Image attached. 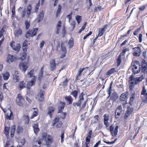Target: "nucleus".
<instances>
[{
	"label": "nucleus",
	"mask_w": 147,
	"mask_h": 147,
	"mask_svg": "<svg viewBox=\"0 0 147 147\" xmlns=\"http://www.w3.org/2000/svg\"><path fill=\"white\" fill-rule=\"evenodd\" d=\"M30 58L28 56L27 58L26 62H22L19 65V67L22 71L24 72L26 71L28 68V64L29 63Z\"/></svg>",
	"instance_id": "f257e3e1"
},
{
	"label": "nucleus",
	"mask_w": 147,
	"mask_h": 147,
	"mask_svg": "<svg viewBox=\"0 0 147 147\" xmlns=\"http://www.w3.org/2000/svg\"><path fill=\"white\" fill-rule=\"evenodd\" d=\"M38 28H33L32 29H29L26 33L25 36L27 38L30 37H32L35 36L38 31Z\"/></svg>",
	"instance_id": "f03ea898"
},
{
	"label": "nucleus",
	"mask_w": 147,
	"mask_h": 147,
	"mask_svg": "<svg viewBox=\"0 0 147 147\" xmlns=\"http://www.w3.org/2000/svg\"><path fill=\"white\" fill-rule=\"evenodd\" d=\"M140 69V65L139 62L138 61L134 62V65H132V69L134 74L139 72Z\"/></svg>",
	"instance_id": "7ed1b4c3"
},
{
	"label": "nucleus",
	"mask_w": 147,
	"mask_h": 147,
	"mask_svg": "<svg viewBox=\"0 0 147 147\" xmlns=\"http://www.w3.org/2000/svg\"><path fill=\"white\" fill-rule=\"evenodd\" d=\"M16 100L17 105L22 107L24 106V102H25L24 98L20 93L18 94V96L16 98Z\"/></svg>",
	"instance_id": "20e7f679"
},
{
	"label": "nucleus",
	"mask_w": 147,
	"mask_h": 147,
	"mask_svg": "<svg viewBox=\"0 0 147 147\" xmlns=\"http://www.w3.org/2000/svg\"><path fill=\"white\" fill-rule=\"evenodd\" d=\"M140 97L142 102L147 103V90L144 86H143L141 92Z\"/></svg>",
	"instance_id": "39448f33"
},
{
	"label": "nucleus",
	"mask_w": 147,
	"mask_h": 147,
	"mask_svg": "<svg viewBox=\"0 0 147 147\" xmlns=\"http://www.w3.org/2000/svg\"><path fill=\"white\" fill-rule=\"evenodd\" d=\"M84 94L83 92H81L79 95V99L78 102H74L73 104V105L74 107H80L81 106L82 102L84 100Z\"/></svg>",
	"instance_id": "423d86ee"
},
{
	"label": "nucleus",
	"mask_w": 147,
	"mask_h": 147,
	"mask_svg": "<svg viewBox=\"0 0 147 147\" xmlns=\"http://www.w3.org/2000/svg\"><path fill=\"white\" fill-rule=\"evenodd\" d=\"M45 141L47 146L49 147L53 141V137L51 135L48 134L45 139Z\"/></svg>",
	"instance_id": "0eeeda50"
},
{
	"label": "nucleus",
	"mask_w": 147,
	"mask_h": 147,
	"mask_svg": "<svg viewBox=\"0 0 147 147\" xmlns=\"http://www.w3.org/2000/svg\"><path fill=\"white\" fill-rule=\"evenodd\" d=\"M15 42L12 40L10 44V46L15 51L18 52L20 49L21 46L20 44H17L15 45Z\"/></svg>",
	"instance_id": "6e6552de"
},
{
	"label": "nucleus",
	"mask_w": 147,
	"mask_h": 147,
	"mask_svg": "<svg viewBox=\"0 0 147 147\" xmlns=\"http://www.w3.org/2000/svg\"><path fill=\"white\" fill-rule=\"evenodd\" d=\"M118 126L117 125L115 126V129L114 130L113 126L112 125L110 126L109 130L112 136H117L118 133Z\"/></svg>",
	"instance_id": "1a4fd4ad"
},
{
	"label": "nucleus",
	"mask_w": 147,
	"mask_h": 147,
	"mask_svg": "<svg viewBox=\"0 0 147 147\" xmlns=\"http://www.w3.org/2000/svg\"><path fill=\"white\" fill-rule=\"evenodd\" d=\"M128 94V92H127L122 93L120 96V99L121 101L124 102L123 103V107H124L125 105L127 103L126 101H125L126 98L127 97Z\"/></svg>",
	"instance_id": "9d476101"
},
{
	"label": "nucleus",
	"mask_w": 147,
	"mask_h": 147,
	"mask_svg": "<svg viewBox=\"0 0 147 147\" xmlns=\"http://www.w3.org/2000/svg\"><path fill=\"white\" fill-rule=\"evenodd\" d=\"M103 123L107 127L109 125V123L108 122L110 118V116L109 114H105L103 115Z\"/></svg>",
	"instance_id": "9b49d317"
},
{
	"label": "nucleus",
	"mask_w": 147,
	"mask_h": 147,
	"mask_svg": "<svg viewBox=\"0 0 147 147\" xmlns=\"http://www.w3.org/2000/svg\"><path fill=\"white\" fill-rule=\"evenodd\" d=\"M122 112V107L119 105L117 108L115 112V117L116 119L118 118L121 115Z\"/></svg>",
	"instance_id": "f8f14e48"
},
{
	"label": "nucleus",
	"mask_w": 147,
	"mask_h": 147,
	"mask_svg": "<svg viewBox=\"0 0 147 147\" xmlns=\"http://www.w3.org/2000/svg\"><path fill=\"white\" fill-rule=\"evenodd\" d=\"M133 54L135 56H139L141 53L140 48L139 47H136L133 48Z\"/></svg>",
	"instance_id": "ddd939ff"
},
{
	"label": "nucleus",
	"mask_w": 147,
	"mask_h": 147,
	"mask_svg": "<svg viewBox=\"0 0 147 147\" xmlns=\"http://www.w3.org/2000/svg\"><path fill=\"white\" fill-rule=\"evenodd\" d=\"M65 106V103L62 101H60L59 105V106L58 107V111L57 113H60L62 112L63 111V110Z\"/></svg>",
	"instance_id": "4468645a"
},
{
	"label": "nucleus",
	"mask_w": 147,
	"mask_h": 147,
	"mask_svg": "<svg viewBox=\"0 0 147 147\" xmlns=\"http://www.w3.org/2000/svg\"><path fill=\"white\" fill-rule=\"evenodd\" d=\"M141 70L143 73L147 72V63L144 60H143L142 62Z\"/></svg>",
	"instance_id": "2eb2a0df"
},
{
	"label": "nucleus",
	"mask_w": 147,
	"mask_h": 147,
	"mask_svg": "<svg viewBox=\"0 0 147 147\" xmlns=\"http://www.w3.org/2000/svg\"><path fill=\"white\" fill-rule=\"evenodd\" d=\"M107 26V24L103 26L102 28H99L98 29V34L97 35L100 37L102 36L106 29Z\"/></svg>",
	"instance_id": "dca6fc26"
},
{
	"label": "nucleus",
	"mask_w": 147,
	"mask_h": 147,
	"mask_svg": "<svg viewBox=\"0 0 147 147\" xmlns=\"http://www.w3.org/2000/svg\"><path fill=\"white\" fill-rule=\"evenodd\" d=\"M55 60L54 59H52L50 62V67L51 71L54 70L56 68Z\"/></svg>",
	"instance_id": "f3484780"
},
{
	"label": "nucleus",
	"mask_w": 147,
	"mask_h": 147,
	"mask_svg": "<svg viewBox=\"0 0 147 147\" xmlns=\"http://www.w3.org/2000/svg\"><path fill=\"white\" fill-rule=\"evenodd\" d=\"M18 86L19 89L20 90H21L26 87V83L24 81H22L18 83Z\"/></svg>",
	"instance_id": "a211bd4d"
},
{
	"label": "nucleus",
	"mask_w": 147,
	"mask_h": 147,
	"mask_svg": "<svg viewBox=\"0 0 147 147\" xmlns=\"http://www.w3.org/2000/svg\"><path fill=\"white\" fill-rule=\"evenodd\" d=\"M64 99L67 104L70 105L72 104L73 99L71 96H65Z\"/></svg>",
	"instance_id": "6ab92c4d"
},
{
	"label": "nucleus",
	"mask_w": 147,
	"mask_h": 147,
	"mask_svg": "<svg viewBox=\"0 0 147 147\" xmlns=\"http://www.w3.org/2000/svg\"><path fill=\"white\" fill-rule=\"evenodd\" d=\"M36 79L37 77L36 76L33 77V78L32 79V80L27 83V86H28L31 87L34 85Z\"/></svg>",
	"instance_id": "aec40b11"
},
{
	"label": "nucleus",
	"mask_w": 147,
	"mask_h": 147,
	"mask_svg": "<svg viewBox=\"0 0 147 147\" xmlns=\"http://www.w3.org/2000/svg\"><path fill=\"white\" fill-rule=\"evenodd\" d=\"M16 60V58L13 55H9L7 58L6 61L8 63L13 62Z\"/></svg>",
	"instance_id": "412c9836"
},
{
	"label": "nucleus",
	"mask_w": 147,
	"mask_h": 147,
	"mask_svg": "<svg viewBox=\"0 0 147 147\" xmlns=\"http://www.w3.org/2000/svg\"><path fill=\"white\" fill-rule=\"evenodd\" d=\"M45 94V92L44 91H42V90H40L38 94L39 96L38 99L40 102H42L44 100Z\"/></svg>",
	"instance_id": "4be33fe9"
},
{
	"label": "nucleus",
	"mask_w": 147,
	"mask_h": 147,
	"mask_svg": "<svg viewBox=\"0 0 147 147\" xmlns=\"http://www.w3.org/2000/svg\"><path fill=\"white\" fill-rule=\"evenodd\" d=\"M5 116L6 118L8 119L11 120L13 119V114L11 110L7 113Z\"/></svg>",
	"instance_id": "5701e85b"
},
{
	"label": "nucleus",
	"mask_w": 147,
	"mask_h": 147,
	"mask_svg": "<svg viewBox=\"0 0 147 147\" xmlns=\"http://www.w3.org/2000/svg\"><path fill=\"white\" fill-rule=\"evenodd\" d=\"M10 129L9 127L5 126L4 128V132L5 136L7 138H8L9 137V132Z\"/></svg>",
	"instance_id": "b1692460"
},
{
	"label": "nucleus",
	"mask_w": 147,
	"mask_h": 147,
	"mask_svg": "<svg viewBox=\"0 0 147 147\" xmlns=\"http://www.w3.org/2000/svg\"><path fill=\"white\" fill-rule=\"evenodd\" d=\"M135 93H134L131 95L129 98V103L130 105H132L133 104L135 100Z\"/></svg>",
	"instance_id": "393cba45"
},
{
	"label": "nucleus",
	"mask_w": 147,
	"mask_h": 147,
	"mask_svg": "<svg viewBox=\"0 0 147 147\" xmlns=\"http://www.w3.org/2000/svg\"><path fill=\"white\" fill-rule=\"evenodd\" d=\"M44 12L42 11L40 12L38 15V18L36 19V20L38 23L39 22L41 21L42 20L44 17Z\"/></svg>",
	"instance_id": "a878e982"
},
{
	"label": "nucleus",
	"mask_w": 147,
	"mask_h": 147,
	"mask_svg": "<svg viewBox=\"0 0 147 147\" xmlns=\"http://www.w3.org/2000/svg\"><path fill=\"white\" fill-rule=\"evenodd\" d=\"M55 109L53 107H50L48 108V114L51 118L52 117V114L54 112Z\"/></svg>",
	"instance_id": "bb28decb"
},
{
	"label": "nucleus",
	"mask_w": 147,
	"mask_h": 147,
	"mask_svg": "<svg viewBox=\"0 0 147 147\" xmlns=\"http://www.w3.org/2000/svg\"><path fill=\"white\" fill-rule=\"evenodd\" d=\"M19 73L17 71H15L13 75V79L15 80V82H18L20 80Z\"/></svg>",
	"instance_id": "cd10ccee"
},
{
	"label": "nucleus",
	"mask_w": 147,
	"mask_h": 147,
	"mask_svg": "<svg viewBox=\"0 0 147 147\" xmlns=\"http://www.w3.org/2000/svg\"><path fill=\"white\" fill-rule=\"evenodd\" d=\"M38 127V123L34 124L33 125L34 133L36 135H37L40 131V129Z\"/></svg>",
	"instance_id": "c85d7f7f"
},
{
	"label": "nucleus",
	"mask_w": 147,
	"mask_h": 147,
	"mask_svg": "<svg viewBox=\"0 0 147 147\" xmlns=\"http://www.w3.org/2000/svg\"><path fill=\"white\" fill-rule=\"evenodd\" d=\"M3 79L4 80H7L10 76V74L9 72L6 71L2 74Z\"/></svg>",
	"instance_id": "c756f323"
},
{
	"label": "nucleus",
	"mask_w": 147,
	"mask_h": 147,
	"mask_svg": "<svg viewBox=\"0 0 147 147\" xmlns=\"http://www.w3.org/2000/svg\"><path fill=\"white\" fill-rule=\"evenodd\" d=\"M16 126L15 125H13L11 126L10 130V136L12 138L13 137L15 132L16 129Z\"/></svg>",
	"instance_id": "7c9ffc66"
},
{
	"label": "nucleus",
	"mask_w": 147,
	"mask_h": 147,
	"mask_svg": "<svg viewBox=\"0 0 147 147\" xmlns=\"http://www.w3.org/2000/svg\"><path fill=\"white\" fill-rule=\"evenodd\" d=\"M32 10V5L30 4H29L27 6L26 10L27 15L28 17H29L31 15Z\"/></svg>",
	"instance_id": "2f4dec72"
},
{
	"label": "nucleus",
	"mask_w": 147,
	"mask_h": 147,
	"mask_svg": "<svg viewBox=\"0 0 147 147\" xmlns=\"http://www.w3.org/2000/svg\"><path fill=\"white\" fill-rule=\"evenodd\" d=\"M84 70V68H80L78 71L77 74L76 76V77L75 79V80L77 81L79 80V77L81 76L82 73L83 71Z\"/></svg>",
	"instance_id": "473e14b6"
},
{
	"label": "nucleus",
	"mask_w": 147,
	"mask_h": 147,
	"mask_svg": "<svg viewBox=\"0 0 147 147\" xmlns=\"http://www.w3.org/2000/svg\"><path fill=\"white\" fill-rule=\"evenodd\" d=\"M33 109L35 111H34L32 115L30 117L31 119H33L34 117H36L37 116L38 114V112L37 108H33Z\"/></svg>",
	"instance_id": "72a5a7b5"
},
{
	"label": "nucleus",
	"mask_w": 147,
	"mask_h": 147,
	"mask_svg": "<svg viewBox=\"0 0 147 147\" xmlns=\"http://www.w3.org/2000/svg\"><path fill=\"white\" fill-rule=\"evenodd\" d=\"M62 7L60 5H58L57 10L56 12V17L57 18L61 14Z\"/></svg>",
	"instance_id": "f704fd0d"
},
{
	"label": "nucleus",
	"mask_w": 147,
	"mask_h": 147,
	"mask_svg": "<svg viewBox=\"0 0 147 147\" xmlns=\"http://www.w3.org/2000/svg\"><path fill=\"white\" fill-rule=\"evenodd\" d=\"M116 69L115 68H112L107 71L106 75L107 76H109L110 74H113L115 72H116Z\"/></svg>",
	"instance_id": "c9c22d12"
},
{
	"label": "nucleus",
	"mask_w": 147,
	"mask_h": 147,
	"mask_svg": "<svg viewBox=\"0 0 147 147\" xmlns=\"http://www.w3.org/2000/svg\"><path fill=\"white\" fill-rule=\"evenodd\" d=\"M22 34V31L20 28H19L17 30H16L15 33V34L16 36H20Z\"/></svg>",
	"instance_id": "e433bc0d"
},
{
	"label": "nucleus",
	"mask_w": 147,
	"mask_h": 147,
	"mask_svg": "<svg viewBox=\"0 0 147 147\" xmlns=\"http://www.w3.org/2000/svg\"><path fill=\"white\" fill-rule=\"evenodd\" d=\"M68 44L69 45V48H71L74 46V39L72 38H71L69 40L68 42Z\"/></svg>",
	"instance_id": "4c0bfd02"
},
{
	"label": "nucleus",
	"mask_w": 147,
	"mask_h": 147,
	"mask_svg": "<svg viewBox=\"0 0 147 147\" xmlns=\"http://www.w3.org/2000/svg\"><path fill=\"white\" fill-rule=\"evenodd\" d=\"M143 79L142 77H136L134 79V81L136 84H138Z\"/></svg>",
	"instance_id": "58836bf2"
},
{
	"label": "nucleus",
	"mask_w": 147,
	"mask_h": 147,
	"mask_svg": "<svg viewBox=\"0 0 147 147\" xmlns=\"http://www.w3.org/2000/svg\"><path fill=\"white\" fill-rule=\"evenodd\" d=\"M78 94V91L76 90H74L71 93V94L72 95L75 99H76Z\"/></svg>",
	"instance_id": "ea45409f"
},
{
	"label": "nucleus",
	"mask_w": 147,
	"mask_h": 147,
	"mask_svg": "<svg viewBox=\"0 0 147 147\" xmlns=\"http://www.w3.org/2000/svg\"><path fill=\"white\" fill-rule=\"evenodd\" d=\"M99 117L98 115H96L94 117V120H92L91 123L93 124H96L98 121Z\"/></svg>",
	"instance_id": "a19ab883"
},
{
	"label": "nucleus",
	"mask_w": 147,
	"mask_h": 147,
	"mask_svg": "<svg viewBox=\"0 0 147 147\" xmlns=\"http://www.w3.org/2000/svg\"><path fill=\"white\" fill-rule=\"evenodd\" d=\"M27 56V54L26 52H24L21 55V57H20L21 59L22 60V62L24 61V60L26 58Z\"/></svg>",
	"instance_id": "79ce46f5"
},
{
	"label": "nucleus",
	"mask_w": 147,
	"mask_h": 147,
	"mask_svg": "<svg viewBox=\"0 0 147 147\" xmlns=\"http://www.w3.org/2000/svg\"><path fill=\"white\" fill-rule=\"evenodd\" d=\"M133 108L131 107H130L128 106L127 107V109L126 112L131 115L132 113L133 112Z\"/></svg>",
	"instance_id": "37998d69"
},
{
	"label": "nucleus",
	"mask_w": 147,
	"mask_h": 147,
	"mask_svg": "<svg viewBox=\"0 0 147 147\" xmlns=\"http://www.w3.org/2000/svg\"><path fill=\"white\" fill-rule=\"evenodd\" d=\"M122 55H119L118 58L117 59V66H119L121 64V62L122 59L121 56Z\"/></svg>",
	"instance_id": "c03bdc74"
},
{
	"label": "nucleus",
	"mask_w": 147,
	"mask_h": 147,
	"mask_svg": "<svg viewBox=\"0 0 147 147\" xmlns=\"http://www.w3.org/2000/svg\"><path fill=\"white\" fill-rule=\"evenodd\" d=\"M40 0L38 1V3L36 5L35 7L34 8V12L35 13H37L38 9L40 5Z\"/></svg>",
	"instance_id": "a18cd8bd"
},
{
	"label": "nucleus",
	"mask_w": 147,
	"mask_h": 147,
	"mask_svg": "<svg viewBox=\"0 0 147 147\" xmlns=\"http://www.w3.org/2000/svg\"><path fill=\"white\" fill-rule=\"evenodd\" d=\"M23 131V129L22 127L21 126H19L18 127L17 129V133L18 134H20L22 133Z\"/></svg>",
	"instance_id": "49530a36"
},
{
	"label": "nucleus",
	"mask_w": 147,
	"mask_h": 147,
	"mask_svg": "<svg viewBox=\"0 0 147 147\" xmlns=\"http://www.w3.org/2000/svg\"><path fill=\"white\" fill-rule=\"evenodd\" d=\"M25 25L26 26V30H28L30 26V21H28V20H26L25 21Z\"/></svg>",
	"instance_id": "de8ad7c7"
},
{
	"label": "nucleus",
	"mask_w": 147,
	"mask_h": 147,
	"mask_svg": "<svg viewBox=\"0 0 147 147\" xmlns=\"http://www.w3.org/2000/svg\"><path fill=\"white\" fill-rule=\"evenodd\" d=\"M91 137H89L87 136L86 138V142H85V145H86V146H87L88 147V145L89 144L90 142V139Z\"/></svg>",
	"instance_id": "09e8293b"
},
{
	"label": "nucleus",
	"mask_w": 147,
	"mask_h": 147,
	"mask_svg": "<svg viewBox=\"0 0 147 147\" xmlns=\"http://www.w3.org/2000/svg\"><path fill=\"white\" fill-rule=\"evenodd\" d=\"M67 115V113L63 112L61 113L60 115H59L60 118L62 119H64L65 118L66 116Z\"/></svg>",
	"instance_id": "8fccbe9b"
},
{
	"label": "nucleus",
	"mask_w": 147,
	"mask_h": 147,
	"mask_svg": "<svg viewBox=\"0 0 147 147\" xmlns=\"http://www.w3.org/2000/svg\"><path fill=\"white\" fill-rule=\"evenodd\" d=\"M34 69H33L31 70L30 72H28L27 73L28 75L29 76L30 78H31L32 77H34V76H33L34 74Z\"/></svg>",
	"instance_id": "3c124183"
},
{
	"label": "nucleus",
	"mask_w": 147,
	"mask_h": 147,
	"mask_svg": "<svg viewBox=\"0 0 147 147\" xmlns=\"http://www.w3.org/2000/svg\"><path fill=\"white\" fill-rule=\"evenodd\" d=\"M25 122L26 124H28L30 122V119L28 116L27 115H25Z\"/></svg>",
	"instance_id": "603ef678"
},
{
	"label": "nucleus",
	"mask_w": 147,
	"mask_h": 147,
	"mask_svg": "<svg viewBox=\"0 0 147 147\" xmlns=\"http://www.w3.org/2000/svg\"><path fill=\"white\" fill-rule=\"evenodd\" d=\"M129 48H125V49H124L123 50L122 52L121 53L120 55H122V56H124V55L126 52L127 51H129Z\"/></svg>",
	"instance_id": "864d4df0"
},
{
	"label": "nucleus",
	"mask_w": 147,
	"mask_h": 147,
	"mask_svg": "<svg viewBox=\"0 0 147 147\" xmlns=\"http://www.w3.org/2000/svg\"><path fill=\"white\" fill-rule=\"evenodd\" d=\"M59 117H55L53 121V122L52 123V126H54L55 125L56 123L59 121Z\"/></svg>",
	"instance_id": "5fc2aeb1"
},
{
	"label": "nucleus",
	"mask_w": 147,
	"mask_h": 147,
	"mask_svg": "<svg viewBox=\"0 0 147 147\" xmlns=\"http://www.w3.org/2000/svg\"><path fill=\"white\" fill-rule=\"evenodd\" d=\"M76 19L78 24L81 22L82 20V17L80 16L77 15L76 17Z\"/></svg>",
	"instance_id": "6e6d98bb"
},
{
	"label": "nucleus",
	"mask_w": 147,
	"mask_h": 147,
	"mask_svg": "<svg viewBox=\"0 0 147 147\" xmlns=\"http://www.w3.org/2000/svg\"><path fill=\"white\" fill-rule=\"evenodd\" d=\"M42 141V139H39L36 142H37V146L34 145V147H40V144H41Z\"/></svg>",
	"instance_id": "4d7b16f0"
},
{
	"label": "nucleus",
	"mask_w": 147,
	"mask_h": 147,
	"mask_svg": "<svg viewBox=\"0 0 147 147\" xmlns=\"http://www.w3.org/2000/svg\"><path fill=\"white\" fill-rule=\"evenodd\" d=\"M103 9L104 8H102L101 6H98V7H95L94 9V11H100L102 9Z\"/></svg>",
	"instance_id": "13d9d810"
},
{
	"label": "nucleus",
	"mask_w": 147,
	"mask_h": 147,
	"mask_svg": "<svg viewBox=\"0 0 147 147\" xmlns=\"http://www.w3.org/2000/svg\"><path fill=\"white\" fill-rule=\"evenodd\" d=\"M117 139L116 138L112 142H107L105 141H104L103 142L104 143H106L107 144H112L114 143L117 140Z\"/></svg>",
	"instance_id": "bf43d9fd"
},
{
	"label": "nucleus",
	"mask_w": 147,
	"mask_h": 147,
	"mask_svg": "<svg viewBox=\"0 0 147 147\" xmlns=\"http://www.w3.org/2000/svg\"><path fill=\"white\" fill-rule=\"evenodd\" d=\"M62 124L63 123L61 121H59L57 123L56 126V127L57 128H60L61 127Z\"/></svg>",
	"instance_id": "052dcab7"
},
{
	"label": "nucleus",
	"mask_w": 147,
	"mask_h": 147,
	"mask_svg": "<svg viewBox=\"0 0 147 147\" xmlns=\"http://www.w3.org/2000/svg\"><path fill=\"white\" fill-rule=\"evenodd\" d=\"M68 81L67 79L66 78L65 80L63 82V86L64 87H65L67 86Z\"/></svg>",
	"instance_id": "680f3d73"
},
{
	"label": "nucleus",
	"mask_w": 147,
	"mask_h": 147,
	"mask_svg": "<svg viewBox=\"0 0 147 147\" xmlns=\"http://www.w3.org/2000/svg\"><path fill=\"white\" fill-rule=\"evenodd\" d=\"M113 84V82L112 81L110 84V86L109 87V96H110V94L111 93V92L112 91V88Z\"/></svg>",
	"instance_id": "e2e57ef3"
},
{
	"label": "nucleus",
	"mask_w": 147,
	"mask_h": 147,
	"mask_svg": "<svg viewBox=\"0 0 147 147\" xmlns=\"http://www.w3.org/2000/svg\"><path fill=\"white\" fill-rule=\"evenodd\" d=\"M147 7V4L140 6V7L139 8V9L140 11H143L145 9V7Z\"/></svg>",
	"instance_id": "0e129e2a"
},
{
	"label": "nucleus",
	"mask_w": 147,
	"mask_h": 147,
	"mask_svg": "<svg viewBox=\"0 0 147 147\" xmlns=\"http://www.w3.org/2000/svg\"><path fill=\"white\" fill-rule=\"evenodd\" d=\"M141 30V28H138L134 32L133 34L135 36H136L137 35L138 33Z\"/></svg>",
	"instance_id": "69168bd1"
},
{
	"label": "nucleus",
	"mask_w": 147,
	"mask_h": 147,
	"mask_svg": "<svg viewBox=\"0 0 147 147\" xmlns=\"http://www.w3.org/2000/svg\"><path fill=\"white\" fill-rule=\"evenodd\" d=\"M11 12L12 13V17H14L15 14V5H14L12 7L11 10Z\"/></svg>",
	"instance_id": "338daca9"
},
{
	"label": "nucleus",
	"mask_w": 147,
	"mask_h": 147,
	"mask_svg": "<svg viewBox=\"0 0 147 147\" xmlns=\"http://www.w3.org/2000/svg\"><path fill=\"white\" fill-rule=\"evenodd\" d=\"M43 73L42 72H40L39 75L38 76V80L40 81H41L42 79V78L43 76Z\"/></svg>",
	"instance_id": "774afa93"
}]
</instances>
